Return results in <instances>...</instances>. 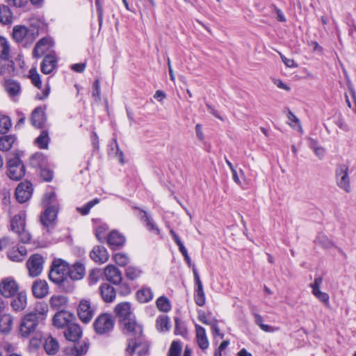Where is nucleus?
Returning a JSON list of instances; mask_svg holds the SVG:
<instances>
[{
  "mask_svg": "<svg viewBox=\"0 0 356 356\" xmlns=\"http://www.w3.org/2000/svg\"><path fill=\"white\" fill-rule=\"evenodd\" d=\"M14 71V63L12 60H8L7 63L0 60V75L11 74Z\"/></svg>",
  "mask_w": 356,
  "mask_h": 356,
  "instance_id": "nucleus-46",
  "label": "nucleus"
},
{
  "mask_svg": "<svg viewBox=\"0 0 356 356\" xmlns=\"http://www.w3.org/2000/svg\"><path fill=\"white\" fill-rule=\"evenodd\" d=\"M1 196H2V203L6 207V209H8V213L10 214L12 213L11 212V209H10V202H11V200H10V193L8 191L5 190V191H3L2 192Z\"/></svg>",
  "mask_w": 356,
  "mask_h": 356,
  "instance_id": "nucleus-56",
  "label": "nucleus"
},
{
  "mask_svg": "<svg viewBox=\"0 0 356 356\" xmlns=\"http://www.w3.org/2000/svg\"><path fill=\"white\" fill-rule=\"evenodd\" d=\"M115 318L110 313H102L95 319L92 327L95 332L100 336H109L114 330Z\"/></svg>",
  "mask_w": 356,
  "mask_h": 356,
  "instance_id": "nucleus-3",
  "label": "nucleus"
},
{
  "mask_svg": "<svg viewBox=\"0 0 356 356\" xmlns=\"http://www.w3.org/2000/svg\"><path fill=\"white\" fill-rule=\"evenodd\" d=\"M129 292L130 291H119V293H118L117 291H99V294L104 302L106 303H111L116 300L118 295L125 296H127Z\"/></svg>",
  "mask_w": 356,
  "mask_h": 356,
  "instance_id": "nucleus-23",
  "label": "nucleus"
},
{
  "mask_svg": "<svg viewBox=\"0 0 356 356\" xmlns=\"http://www.w3.org/2000/svg\"><path fill=\"white\" fill-rule=\"evenodd\" d=\"M123 330L126 334L131 337L134 340H140L143 337V327L136 321V316L122 323Z\"/></svg>",
  "mask_w": 356,
  "mask_h": 356,
  "instance_id": "nucleus-8",
  "label": "nucleus"
},
{
  "mask_svg": "<svg viewBox=\"0 0 356 356\" xmlns=\"http://www.w3.org/2000/svg\"><path fill=\"white\" fill-rule=\"evenodd\" d=\"M102 275V273L100 270V269L95 268L90 271L88 277V281L89 283V285L90 286H92L95 285L101 278Z\"/></svg>",
  "mask_w": 356,
  "mask_h": 356,
  "instance_id": "nucleus-40",
  "label": "nucleus"
},
{
  "mask_svg": "<svg viewBox=\"0 0 356 356\" xmlns=\"http://www.w3.org/2000/svg\"><path fill=\"white\" fill-rule=\"evenodd\" d=\"M255 323L266 332H274L279 330L278 327H274L263 323V318L261 315L256 312L252 313Z\"/></svg>",
  "mask_w": 356,
  "mask_h": 356,
  "instance_id": "nucleus-34",
  "label": "nucleus"
},
{
  "mask_svg": "<svg viewBox=\"0 0 356 356\" xmlns=\"http://www.w3.org/2000/svg\"><path fill=\"white\" fill-rule=\"evenodd\" d=\"M124 242V236L117 231H112L107 237V243L113 249L122 247Z\"/></svg>",
  "mask_w": 356,
  "mask_h": 356,
  "instance_id": "nucleus-21",
  "label": "nucleus"
},
{
  "mask_svg": "<svg viewBox=\"0 0 356 356\" xmlns=\"http://www.w3.org/2000/svg\"><path fill=\"white\" fill-rule=\"evenodd\" d=\"M49 40L47 38H42L35 44L33 55L34 58H38L45 54L49 48Z\"/></svg>",
  "mask_w": 356,
  "mask_h": 356,
  "instance_id": "nucleus-28",
  "label": "nucleus"
},
{
  "mask_svg": "<svg viewBox=\"0 0 356 356\" xmlns=\"http://www.w3.org/2000/svg\"><path fill=\"white\" fill-rule=\"evenodd\" d=\"M194 300L198 306L202 307L205 304L206 301L204 291H195L194 294Z\"/></svg>",
  "mask_w": 356,
  "mask_h": 356,
  "instance_id": "nucleus-55",
  "label": "nucleus"
},
{
  "mask_svg": "<svg viewBox=\"0 0 356 356\" xmlns=\"http://www.w3.org/2000/svg\"><path fill=\"white\" fill-rule=\"evenodd\" d=\"M13 13L8 6H0V22L3 24H8L12 22Z\"/></svg>",
  "mask_w": 356,
  "mask_h": 356,
  "instance_id": "nucleus-33",
  "label": "nucleus"
},
{
  "mask_svg": "<svg viewBox=\"0 0 356 356\" xmlns=\"http://www.w3.org/2000/svg\"><path fill=\"white\" fill-rule=\"evenodd\" d=\"M337 186L346 193L350 191V178L348 176V167L344 164L339 165L336 169Z\"/></svg>",
  "mask_w": 356,
  "mask_h": 356,
  "instance_id": "nucleus-10",
  "label": "nucleus"
},
{
  "mask_svg": "<svg viewBox=\"0 0 356 356\" xmlns=\"http://www.w3.org/2000/svg\"><path fill=\"white\" fill-rule=\"evenodd\" d=\"M313 294L326 305H329V296L323 291H312Z\"/></svg>",
  "mask_w": 356,
  "mask_h": 356,
  "instance_id": "nucleus-58",
  "label": "nucleus"
},
{
  "mask_svg": "<svg viewBox=\"0 0 356 356\" xmlns=\"http://www.w3.org/2000/svg\"><path fill=\"white\" fill-rule=\"evenodd\" d=\"M16 140L13 135H6L0 136V150L3 152L9 151Z\"/></svg>",
  "mask_w": 356,
  "mask_h": 356,
  "instance_id": "nucleus-30",
  "label": "nucleus"
},
{
  "mask_svg": "<svg viewBox=\"0 0 356 356\" xmlns=\"http://www.w3.org/2000/svg\"><path fill=\"white\" fill-rule=\"evenodd\" d=\"M272 8H273V10H275V12L277 14V20L280 22H286V17H285L283 12L274 4L272 5Z\"/></svg>",
  "mask_w": 356,
  "mask_h": 356,
  "instance_id": "nucleus-64",
  "label": "nucleus"
},
{
  "mask_svg": "<svg viewBox=\"0 0 356 356\" xmlns=\"http://www.w3.org/2000/svg\"><path fill=\"white\" fill-rule=\"evenodd\" d=\"M99 202V199L95 198L94 200L88 202L84 206L81 207H78L77 211L83 216L87 215L90 212V210Z\"/></svg>",
  "mask_w": 356,
  "mask_h": 356,
  "instance_id": "nucleus-44",
  "label": "nucleus"
},
{
  "mask_svg": "<svg viewBox=\"0 0 356 356\" xmlns=\"http://www.w3.org/2000/svg\"><path fill=\"white\" fill-rule=\"evenodd\" d=\"M85 275V267L81 263H75L70 267V273L69 275V282L70 280H79L83 277Z\"/></svg>",
  "mask_w": 356,
  "mask_h": 356,
  "instance_id": "nucleus-26",
  "label": "nucleus"
},
{
  "mask_svg": "<svg viewBox=\"0 0 356 356\" xmlns=\"http://www.w3.org/2000/svg\"><path fill=\"white\" fill-rule=\"evenodd\" d=\"M175 334L177 335L184 336L187 333V330L184 323L181 321L178 318L175 319Z\"/></svg>",
  "mask_w": 356,
  "mask_h": 356,
  "instance_id": "nucleus-53",
  "label": "nucleus"
},
{
  "mask_svg": "<svg viewBox=\"0 0 356 356\" xmlns=\"http://www.w3.org/2000/svg\"><path fill=\"white\" fill-rule=\"evenodd\" d=\"M4 88L10 97H15L20 94L21 86L19 82L13 79H7L4 82Z\"/></svg>",
  "mask_w": 356,
  "mask_h": 356,
  "instance_id": "nucleus-24",
  "label": "nucleus"
},
{
  "mask_svg": "<svg viewBox=\"0 0 356 356\" xmlns=\"http://www.w3.org/2000/svg\"><path fill=\"white\" fill-rule=\"evenodd\" d=\"M316 243L326 249L331 248L333 246V243L323 234H321L317 237Z\"/></svg>",
  "mask_w": 356,
  "mask_h": 356,
  "instance_id": "nucleus-48",
  "label": "nucleus"
},
{
  "mask_svg": "<svg viewBox=\"0 0 356 356\" xmlns=\"http://www.w3.org/2000/svg\"><path fill=\"white\" fill-rule=\"evenodd\" d=\"M14 242L8 236L0 238V251L11 246Z\"/></svg>",
  "mask_w": 356,
  "mask_h": 356,
  "instance_id": "nucleus-61",
  "label": "nucleus"
},
{
  "mask_svg": "<svg viewBox=\"0 0 356 356\" xmlns=\"http://www.w3.org/2000/svg\"><path fill=\"white\" fill-rule=\"evenodd\" d=\"M64 335L67 340L75 342L81 337L82 330L78 324L72 322L67 326Z\"/></svg>",
  "mask_w": 356,
  "mask_h": 356,
  "instance_id": "nucleus-17",
  "label": "nucleus"
},
{
  "mask_svg": "<svg viewBox=\"0 0 356 356\" xmlns=\"http://www.w3.org/2000/svg\"><path fill=\"white\" fill-rule=\"evenodd\" d=\"M106 280L114 285H119L122 281L121 271L114 265L109 264L104 270Z\"/></svg>",
  "mask_w": 356,
  "mask_h": 356,
  "instance_id": "nucleus-13",
  "label": "nucleus"
},
{
  "mask_svg": "<svg viewBox=\"0 0 356 356\" xmlns=\"http://www.w3.org/2000/svg\"><path fill=\"white\" fill-rule=\"evenodd\" d=\"M7 168V175L13 180L17 181L25 175V166L17 154L8 159Z\"/></svg>",
  "mask_w": 356,
  "mask_h": 356,
  "instance_id": "nucleus-6",
  "label": "nucleus"
},
{
  "mask_svg": "<svg viewBox=\"0 0 356 356\" xmlns=\"http://www.w3.org/2000/svg\"><path fill=\"white\" fill-rule=\"evenodd\" d=\"M11 127V122L8 117L0 115V134L7 132Z\"/></svg>",
  "mask_w": 356,
  "mask_h": 356,
  "instance_id": "nucleus-50",
  "label": "nucleus"
},
{
  "mask_svg": "<svg viewBox=\"0 0 356 356\" xmlns=\"http://www.w3.org/2000/svg\"><path fill=\"white\" fill-rule=\"evenodd\" d=\"M108 228L106 224H102L95 228V236L99 241L102 242L104 241Z\"/></svg>",
  "mask_w": 356,
  "mask_h": 356,
  "instance_id": "nucleus-51",
  "label": "nucleus"
},
{
  "mask_svg": "<svg viewBox=\"0 0 356 356\" xmlns=\"http://www.w3.org/2000/svg\"><path fill=\"white\" fill-rule=\"evenodd\" d=\"M90 257L97 264L106 263L109 258L107 250L103 245H96L90 252Z\"/></svg>",
  "mask_w": 356,
  "mask_h": 356,
  "instance_id": "nucleus-16",
  "label": "nucleus"
},
{
  "mask_svg": "<svg viewBox=\"0 0 356 356\" xmlns=\"http://www.w3.org/2000/svg\"><path fill=\"white\" fill-rule=\"evenodd\" d=\"M90 343L87 341H83L77 343L71 348V354L72 356H81L86 354L89 348Z\"/></svg>",
  "mask_w": 356,
  "mask_h": 356,
  "instance_id": "nucleus-35",
  "label": "nucleus"
},
{
  "mask_svg": "<svg viewBox=\"0 0 356 356\" xmlns=\"http://www.w3.org/2000/svg\"><path fill=\"white\" fill-rule=\"evenodd\" d=\"M195 330L198 346L202 350L207 349L209 347V341L207 337L205 329L199 325H196Z\"/></svg>",
  "mask_w": 356,
  "mask_h": 356,
  "instance_id": "nucleus-25",
  "label": "nucleus"
},
{
  "mask_svg": "<svg viewBox=\"0 0 356 356\" xmlns=\"http://www.w3.org/2000/svg\"><path fill=\"white\" fill-rule=\"evenodd\" d=\"M31 289H48V284L44 280H37L33 282Z\"/></svg>",
  "mask_w": 356,
  "mask_h": 356,
  "instance_id": "nucleus-60",
  "label": "nucleus"
},
{
  "mask_svg": "<svg viewBox=\"0 0 356 356\" xmlns=\"http://www.w3.org/2000/svg\"><path fill=\"white\" fill-rule=\"evenodd\" d=\"M46 162V158L42 153H35L31 157V164L34 167H42Z\"/></svg>",
  "mask_w": 356,
  "mask_h": 356,
  "instance_id": "nucleus-41",
  "label": "nucleus"
},
{
  "mask_svg": "<svg viewBox=\"0 0 356 356\" xmlns=\"http://www.w3.org/2000/svg\"><path fill=\"white\" fill-rule=\"evenodd\" d=\"M288 119H289V120L291 121V122L289 123V125L291 127H293V128H295V125L293 124V123H295V124H298L299 129L302 130L298 118L291 111H289Z\"/></svg>",
  "mask_w": 356,
  "mask_h": 356,
  "instance_id": "nucleus-62",
  "label": "nucleus"
},
{
  "mask_svg": "<svg viewBox=\"0 0 356 356\" xmlns=\"http://www.w3.org/2000/svg\"><path fill=\"white\" fill-rule=\"evenodd\" d=\"M74 316L72 314L60 310L57 312L53 318V325L58 328H63L65 326H68L72 322Z\"/></svg>",
  "mask_w": 356,
  "mask_h": 356,
  "instance_id": "nucleus-14",
  "label": "nucleus"
},
{
  "mask_svg": "<svg viewBox=\"0 0 356 356\" xmlns=\"http://www.w3.org/2000/svg\"><path fill=\"white\" fill-rule=\"evenodd\" d=\"M44 264V257L40 254H32L26 261L29 275L36 277L42 272Z\"/></svg>",
  "mask_w": 356,
  "mask_h": 356,
  "instance_id": "nucleus-9",
  "label": "nucleus"
},
{
  "mask_svg": "<svg viewBox=\"0 0 356 356\" xmlns=\"http://www.w3.org/2000/svg\"><path fill=\"white\" fill-rule=\"evenodd\" d=\"M115 262L120 266H125L129 262L128 256L124 253H117L113 256Z\"/></svg>",
  "mask_w": 356,
  "mask_h": 356,
  "instance_id": "nucleus-49",
  "label": "nucleus"
},
{
  "mask_svg": "<svg viewBox=\"0 0 356 356\" xmlns=\"http://www.w3.org/2000/svg\"><path fill=\"white\" fill-rule=\"evenodd\" d=\"M13 38L17 42L27 46L33 43L36 36L33 29H29L25 26L17 25L13 27Z\"/></svg>",
  "mask_w": 356,
  "mask_h": 356,
  "instance_id": "nucleus-7",
  "label": "nucleus"
},
{
  "mask_svg": "<svg viewBox=\"0 0 356 356\" xmlns=\"http://www.w3.org/2000/svg\"><path fill=\"white\" fill-rule=\"evenodd\" d=\"M137 346V342L134 341L132 339L129 341L127 348H126V353L129 355H132L135 352L136 347Z\"/></svg>",
  "mask_w": 356,
  "mask_h": 356,
  "instance_id": "nucleus-63",
  "label": "nucleus"
},
{
  "mask_svg": "<svg viewBox=\"0 0 356 356\" xmlns=\"http://www.w3.org/2000/svg\"><path fill=\"white\" fill-rule=\"evenodd\" d=\"M68 298L64 295H56L51 297L50 304L51 307L56 309L63 310L67 306Z\"/></svg>",
  "mask_w": 356,
  "mask_h": 356,
  "instance_id": "nucleus-29",
  "label": "nucleus"
},
{
  "mask_svg": "<svg viewBox=\"0 0 356 356\" xmlns=\"http://www.w3.org/2000/svg\"><path fill=\"white\" fill-rule=\"evenodd\" d=\"M77 314L79 319L84 323H89L92 318L95 311L92 308L90 302L87 300H81L79 302Z\"/></svg>",
  "mask_w": 356,
  "mask_h": 356,
  "instance_id": "nucleus-12",
  "label": "nucleus"
},
{
  "mask_svg": "<svg viewBox=\"0 0 356 356\" xmlns=\"http://www.w3.org/2000/svg\"><path fill=\"white\" fill-rule=\"evenodd\" d=\"M27 251L25 247H13L8 251L7 256L12 261L21 262L24 260Z\"/></svg>",
  "mask_w": 356,
  "mask_h": 356,
  "instance_id": "nucleus-19",
  "label": "nucleus"
},
{
  "mask_svg": "<svg viewBox=\"0 0 356 356\" xmlns=\"http://www.w3.org/2000/svg\"><path fill=\"white\" fill-rule=\"evenodd\" d=\"M211 328L212 334L214 337L218 336L220 339L224 338V334L220 332V329L218 325V321L215 318L211 319Z\"/></svg>",
  "mask_w": 356,
  "mask_h": 356,
  "instance_id": "nucleus-57",
  "label": "nucleus"
},
{
  "mask_svg": "<svg viewBox=\"0 0 356 356\" xmlns=\"http://www.w3.org/2000/svg\"><path fill=\"white\" fill-rule=\"evenodd\" d=\"M46 121L44 109L42 107L35 108L31 115V123L37 127L41 128L43 127Z\"/></svg>",
  "mask_w": 356,
  "mask_h": 356,
  "instance_id": "nucleus-22",
  "label": "nucleus"
},
{
  "mask_svg": "<svg viewBox=\"0 0 356 356\" xmlns=\"http://www.w3.org/2000/svg\"><path fill=\"white\" fill-rule=\"evenodd\" d=\"M44 348L49 355H54L59 349V344L54 338L49 337L45 340Z\"/></svg>",
  "mask_w": 356,
  "mask_h": 356,
  "instance_id": "nucleus-32",
  "label": "nucleus"
},
{
  "mask_svg": "<svg viewBox=\"0 0 356 356\" xmlns=\"http://www.w3.org/2000/svg\"><path fill=\"white\" fill-rule=\"evenodd\" d=\"M143 215L141 216V219L146 222V227L149 231H154L157 234H159V229L157 226L154 223L152 219L148 216L145 211H143Z\"/></svg>",
  "mask_w": 356,
  "mask_h": 356,
  "instance_id": "nucleus-43",
  "label": "nucleus"
},
{
  "mask_svg": "<svg viewBox=\"0 0 356 356\" xmlns=\"http://www.w3.org/2000/svg\"><path fill=\"white\" fill-rule=\"evenodd\" d=\"M156 329L159 332H168L170 327V318L166 315L158 316L156 321Z\"/></svg>",
  "mask_w": 356,
  "mask_h": 356,
  "instance_id": "nucleus-31",
  "label": "nucleus"
},
{
  "mask_svg": "<svg viewBox=\"0 0 356 356\" xmlns=\"http://www.w3.org/2000/svg\"><path fill=\"white\" fill-rule=\"evenodd\" d=\"M156 306L160 311L167 312L170 309V304L168 298L161 296L156 300Z\"/></svg>",
  "mask_w": 356,
  "mask_h": 356,
  "instance_id": "nucleus-47",
  "label": "nucleus"
},
{
  "mask_svg": "<svg viewBox=\"0 0 356 356\" xmlns=\"http://www.w3.org/2000/svg\"><path fill=\"white\" fill-rule=\"evenodd\" d=\"M10 227L12 231L17 234L22 243H27L30 242L31 236L26 228V213L24 211H21L12 218Z\"/></svg>",
  "mask_w": 356,
  "mask_h": 356,
  "instance_id": "nucleus-4",
  "label": "nucleus"
},
{
  "mask_svg": "<svg viewBox=\"0 0 356 356\" xmlns=\"http://www.w3.org/2000/svg\"><path fill=\"white\" fill-rule=\"evenodd\" d=\"M153 293L152 291H137L136 298L140 303H147L152 300Z\"/></svg>",
  "mask_w": 356,
  "mask_h": 356,
  "instance_id": "nucleus-39",
  "label": "nucleus"
},
{
  "mask_svg": "<svg viewBox=\"0 0 356 356\" xmlns=\"http://www.w3.org/2000/svg\"><path fill=\"white\" fill-rule=\"evenodd\" d=\"M50 138L47 131H42L35 143L41 149H47Z\"/></svg>",
  "mask_w": 356,
  "mask_h": 356,
  "instance_id": "nucleus-38",
  "label": "nucleus"
},
{
  "mask_svg": "<svg viewBox=\"0 0 356 356\" xmlns=\"http://www.w3.org/2000/svg\"><path fill=\"white\" fill-rule=\"evenodd\" d=\"M114 312L116 316L120 318L121 323L135 316L131 311L130 303L127 302L118 304L115 307Z\"/></svg>",
  "mask_w": 356,
  "mask_h": 356,
  "instance_id": "nucleus-15",
  "label": "nucleus"
},
{
  "mask_svg": "<svg viewBox=\"0 0 356 356\" xmlns=\"http://www.w3.org/2000/svg\"><path fill=\"white\" fill-rule=\"evenodd\" d=\"M57 212L56 205L47 207L40 217L42 224L46 227L50 226L56 220Z\"/></svg>",
  "mask_w": 356,
  "mask_h": 356,
  "instance_id": "nucleus-18",
  "label": "nucleus"
},
{
  "mask_svg": "<svg viewBox=\"0 0 356 356\" xmlns=\"http://www.w3.org/2000/svg\"><path fill=\"white\" fill-rule=\"evenodd\" d=\"M1 298H11L10 305L15 311H22L26 307L27 296L25 291H0Z\"/></svg>",
  "mask_w": 356,
  "mask_h": 356,
  "instance_id": "nucleus-5",
  "label": "nucleus"
},
{
  "mask_svg": "<svg viewBox=\"0 0 356 356\" xmlns=\"http://www.w3.org/2000/svg\"><path fill=\"white\" fill-rule=\"evenodd\" d=\"M141 274V270L135 266H129L125 270V276L131 280H134Z\"/></svg>",
  "mask_w": 356,
  "mask_h": 356,
  "instance_id": "nucleus-42",
  "label": "nucleus"
},
{
  "mask_svg": "<svg viewBox=\"0 0 356 356\" xmlns=\"http://www.w3.org/2000/svg\"><path fill=\"white\" fill-rule=\"evenodd\" d=\"M32 184L29 181L21 182L15 189V197L19 203H24L30 200L33 193Z\"/></svg>",
  "mask_w": 356,
  "mask_h": 356,
  "instance_id": "nucleus-11",
  "label": "nucleus"
},
{
  "mask_svg": "<svg viewBox=\"0 0 356 356\" xmlns=\"http://www.w3.org/2000/svg\"><path fill=\"white\" fill-rule=\"evenodd\" d=\"M56 193L54 191L47 192L44 194L42 203L45 207L56 205Z\"/></svg>",
  "mask_w": 356,
  "mask_h": 356,
  "instance_id": "nucleus-45",
  "label": "nucleus"
},
{
  "mask_svg": "<svg viewBox=\"0 0 356 356\" xmlns=\"http://www.w3.org/2000/svg\"><path fill=\"white\" fill-rule=\"evenodd\" d=\"M100 82L97 79L93 83V91L92 93V96L95 98V101L99 102L100 100Z\"/></svg>",
  "mask_w": 356,
  "mask_h": 356,
  "instance_id": "nucleus-59",
  "label": "nucleus"
},
{
  "mask_svg": "<svg viewBox=\"0 0 356 356\" xmlns=\"http://www.w3.org/2000/svg\"><path fill=\"white\" fill-rule=\"evenodd\" d=\"M56 65L57 60L56 57L51 54L47 55L41 63V71L45 74H49L56 69Z\"/></svg>",
  "mask_w": 356,
  "mask_h": 356,
  "instance_id": "nucleus-20",
  "label": "nucleus"
},
{
  "mask_svg": "<svg viewBox=\"0 0 356 356\" xmlns=\"http://www.w3.org/2000/svg\"><path fill=\"white\" fill-rule=\"evenodd\" d=\"M10 45L8 40L0 36V58L5 60H9Z\"/></svg>",
  "mask_w": 356,
  "mask_h": 356,
  "instance_id": "nucleus-36",
  "label": "nucleus"
},
{
  "mask_svg": "<svg viewBox=\"0 0 356 356\" xmlns=\"http://www.w3.org/2000/svg\"><path fill=\"white\" fill-rule=\"evenodd\" d=\"M49 309L45 303L38 302L34 310L26 314L21 321L19 332L22 337H27L33 333L38 326L43 324L47 316Z\"/></svg>",
  "mask_w": 356,
  "mask_h": 356,
  "instance_id": "nucleus-1",
  "label": "nucleus"
},
{
  "mask_svg": "<svg viewBox=\"0 0 356 356\" xmlns=\"http://www.w3.org/2000/svg\"><path fill=\"white\" fill-rule=\"evenodd\" d=\"M13 318L9 314L3 313L0 317V331L2 333H8L13 326Z\"/></svg>",
  "mask_w": 356,
  "mask_h": 356,
  "instance_id": "nucleus-27",
  "label": "nucleus"
},
{
  "mask_svg": "<svg viewBox=\"0 0 356 356\" xmlns=\"http://www.w3.org/2000/svg\"><path fill=\"white\" fill-rule=\"evenodd\" d=\"M29 78L31 79V82L35 86L38 88H41L42 81L40 76L35 69H31L29 71Z\"/></svg>",
  "mask_w": 356,
  "mask_h": 356,
  "instance_id": "nucleus-52",
  "label": "nucleus"
},
{
  "mask_svg": "<svg viewBox=\"0 0 356 356\" xmlns=\"http://www.w3.org/2000/svg\"><path fill=\"white\" fill-rule=\"evenodd\" d=\"M70 273V264L62 259H54L49 273V280L59 286H65L69 283Z\"/></svg>",
  "mask_w": 356,
  "mask_h": 356,
  "instance_id": "nucleus-2",
  "label": "nucleus"
},
{
  "mask_svg": "<svg viewBox=\"0 0 356 356\" xmlns=\"http://www.w3.org/2000/svg\"><path fill=\"white\" fill-rule=\"evenodd\" d=\"M181 346L179 341H174L170 345L168 356H180Z\"/></svg>",
  "mask_w": 356,
  "mask_h": 356,
  "instance_id": "nucleus-54",
  "label": "nucleus"
},
{
  "mask_svg": "<svg viewBox=\"0 0 356 356\" xmlns=\"http://www.w3.org/2000/svg\"><path fill=\"white\" fill-rule=\"evenodd\" d=\"M19 286L12 277L3 278L0 282V289H19Z\"/></svg>",
  "mask_w": 356,
  "mask_h": 356,
  "instance_id": "nucleus-37",
  "label": "nucleus"
}]
</instances>
